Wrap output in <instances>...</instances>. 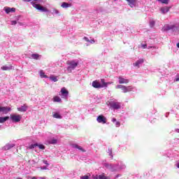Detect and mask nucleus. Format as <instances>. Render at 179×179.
Segmentation results:
<instances>
[{
	"mask_svg": "<svg viewBox=\"0 0 179 179\" xmlns=\"http://www.w3.org/2000/svg\"><path fill=\"white\" fill-rule=\"evenodd\" d=\"M143 62H145V59H139L135 63H134V66H137L139 68V65H141V64H143Z\"/></svg>",
	"mask_w": 179,
	"mask_h": 179,
	"instance_id": "12",
	"label": "nucleus"
},
{
	"mask_svg": "<svg viewBox=\"0 0 179 179\" xmlns=\"http://www.w3.org/2000/svg\"><path fill=\"white\" fill-rule=\"evenodd\" d=\"M178 132H179V129H178Z\"/></svg>",
	"mask_w": 179,
	"mask_h": 179,
	"instance_id": "47",
	"label": "nucleus"
},
{
	"mask_svg": "<svg viewBox=\"0 0 179 179\" xmlns=\"http://www.w3.org/2000/svg\"><path fill=\"white\" fill-rule=\"evenodd\" d=\"M10 111V108L6 106V107H2L0 106V113H3V114H8Z\"/></svg>",
	"mask_w": 179,
	"mask_h": 179,
	"instance_id": "8",
	"label": "nucleus"
},
{
	"mask_svg": "<svg viewBox=\"0 0 179 179\" xmlns=\"http://www.w3.org/2000/svg\"><path fill=\"white\" fill-rule=\"evenodd\" d=\"M96 121L97 122H99V124H106L107 118H106L103 115H100L97 117Z\"/></svg>",
	"mask_w": 179,
	"mask_h": 179,
	"instance_id": "4",
	"label": "nucleus"
},
{
	"mask_svg": "<svg viewBox=\"0 0 179 179\" xmlns=\"http://www.w3.org/2000/svg\"><path fill=\"white\" fill-rule=\"evenodd\" d=\"M31 57L33 59H38L40 55L38 54H32Z\"/></svg>",
	"mask_w": 179,
	"mask_h": 179,
	"instance_id": "26",
	"label": "nucleus"
},
{
	"mask_svg": "<svg viewBox=\"0 0 179 179\" xmlns=\"http://www.w3.org/2000/svg\"><path fill=\"white\" fill-rule=\"evenodd\" d=\"M84 40H85V41H87V43H90V40H89V38L87 37H84Z\"/></svg>",
	"mask_w": 179,
	"mask_h": 179,
	"instance_id": "35",
	"label": "nucleus"
},
{
	"mask_svg": "<svg viewBox=\"0 0 179 179\" xmlns=\"http://www.w3.org/2000/svg\"><path fill=\"white\" fill-rule=\"evenodd\" d=\"M1 69H2V71H10V69H12V68L9 67L8 66H1Z\"/></svg>",
	"mask_w": 179,
	"mask_h": 179,
	"instance_id": "24",
	"label": "nucleus"
},
{
	"mask_svg": "<svg viewBox=\"0 0 179 179\" xmlns=\"http://www.w3.org/2000/svg\"><path fill=\"white\" fill-rule=\"evenodd\" d=\"M94 179H99V176L96 175V176L94 178Z\"/></svg>",
	"mask_w": 179,
	"mask_h": 179,
	"instance_id": "41",
	"label": "nucleus"
},
{
	"mask_svg": "<svg viewBox=\"0 0 179 179\" xmlns=\"http://www.w3.org/2000/svg\"><path fill=\"white\" fill-rule=\"evenodd\" d=\"M29 106L27 105L24 104L20 108H17V111H20L21 113H26L27 111V108Z\"/></svg>",
	"mask_w": 179,
	"mask_h": 179,
	"instance_id": "11",
	"label": "nucleus"
},
{
	"mask_svg": "<svg viewBox=\"0 0 179 179\" xmlns=\"http://www.w3.org/2000/svg\"><path fill=\"white\" fill-rule=\"evenodd\" d=\"M53 118H57L59 120H61V118H62V116H61L59 113H55V114H53Z\"/></svg>",
	"mask_w": 179,
	"mask_h": 179,
	"instance_id": "21",
	"label": "nucleus"
},
{
	"mask_svg": "<svg viewBox=\"0 0 179 179\" xmlns=\"http://www.w3.org/2000/svg\"><path fill=\"white\" fill-rule=\"evenodd\" d=\"M72 148H75L76 149H78L80 152H85L86 150L83 149L81 146H79L78 144H73Z\"/></svg>",
	"mask_w": 179,
	"mask_h": 179,
	"instance_id": "13",
	"label": "nucleus"
},
{
	"mask_svg": "<svg viewBox=\"0 0 179 179\" xmlns=\"http://www.w3.org/2000/svg\"><path fill=\"white\" fill-rule=\"evenodd\" d=\"M126 1L128 2L131 8H134V6H135V3H136V0H126Z\"/></svg>",
	"mask_w": 179,
	"mask_h": 179,
	"instance_id": "16",
	"label": "nucleus"
},
{
	"mask_svg": "<svg viewBox=\"0 0 179 179\" xmlns=\"http://www.w3.org/2000/svg\"><path fill=\"white\" fill-rule=\"evenodd\" d=\"M38 148H39L41 150H44L45 149V146L43 144H38Z\"/></svg>",
	"mask_w": 179,
	"mask_h": 179,
	"instance_id": "30",
	"label": "nucleus"
},
{
	"mask_svg": "<svg viewBox=\"0 0 179 179\" xmlns=\"http://www.w3.org/2000/svg\"><path fill=\"white\" fill-rule=\"evenodd\" d=\"M60 92L62 96H68V94H69V92H68L66 87L62 88Z\"/></svg>",
	"mask_w": 179,
	"mask_h": 179,
	"instance_id": "15",
	"label": "nucleus"
},
{
	"mask_svg": "<svg viewBox=\"0 0 179 179\" xmlns=\"http://www.w3.org/2000/svg\"><path fill=\"white\" fill-rule=\"evenodd\" d=\"M99 179H110L108 177L106 176L104 174L99 175Z\"/></svg>",
	"mask_w": 179,
	"mask_h": 179,
	"instance_id": "29",
	"label": "nucleus"
},
{
	"mask_svg": "<svg viewBox=\"0 0 179 179\" xmlns=\"http://www.w3.org/2000/svg\"><path fill=\"white\" fill-rule=\"evenodd\" d=\"M92 86L94 87V89H101V87H103L101 84L97 80L92 82Z\"/></svg>",
	"mask_w": 179,
	"mask_h": 179,
	"instance_id": "9",
	"label": "nucleus"
},
{
	"mask_svg": "<svg viewBox=\"0 0 179 179\" xmlns=\"http://www.w3.org/2000/svg\"><path fill=\"white\" fill-rule=\"evenodd\" d=\"M115 125H116L117 127H118L121 125V123L120 122L116 121Z\"/></svg>",
	"mask_w": 179,
	"mask_h": 179,
	"instance_id": "36",
	"label": "nucleus"
},
{
	"mask_svg": "<svg viewBox=\"0 0 179 179\" xmlns=\"http://www.w3.org/2000/svg\"><path fill=\"white\" fill-rule=\"evenodd\" d=\"M24 2H31V1H34V2H37L38 0H22Z\"/></svg>",
	"mask_w": 179,
	"mask_h": 179,
	"instance_id": "32",
	"label": "nucleus"
},
{
	"mask_svg": "<svg viewBox=\"0 0 179 179\" xmlns=\"http://www.w3.org/2000/svg\"><path fill=\"white\" fill-rule=\"evenodd\" d=\"M158 2H161V3H165V5H168L170 0H157Z\"/></svg>",
	"mask_w": 179,
	"mask_h": 179,
	"instance_id": "27",
	"label": "nucleus"
},
{
	"mask_svg": "<svg viewBox=\"0 0 179 179\" xmlns=\"http://www.w3.org/2000/svg\"><path fill=\"white\" fill-rule=\"evenodd\" d=\"M58 142V140L55 138H52V140L48 141L49 145H56V143Z\"/></svg>",
	"mask_w": 179,
	"mask_h": 179,
	"instance_id": "20",
	"label": "nucleus"
},
{
	"mask_svg": "<svg viewBox=\"0 0 179 179\" xmlns=\"http://www.w3.org/2000/svg\"><path fill=\"white\" fill-rule=\"evenodd\" d=\"M80 179H89V176H81Z\"/></svg>",
	"mask_w": 179,
	"mask_h": 179,
	"instance_id": "34",
	"label": "nucleus"
},
{
	"mask_svg": "<svg viewBox=\"0 0 179 179\" xmlns=\"http://www.w3.org/2000/svg\"><path fill=\"white\" fill-rule=\"evenodd\" d=\"M117 79L119 80L118 82H119L120 85H124V83L125 85H127V84L129 83V80L128 79H125V78H122V76H119L117 78Z\"/></svg>",
	"mask_w": 179,
	"mask_h": 179,
	"instance_id": "6",
	"label": "nucleus"
},
{
	"mask_svg": "<svg viewBox=\"0 0 179 179\" xmlns=\"http://www.w3.org/2000/svg\"><path fill=\"white\" fill-rule=\"evenodd\" d=\"M31 5L35 8L36 9H38V10H41V12H48V9L45 7L40 6V4H36L34 2H31Z\"/></svg>",
	"mask_w": 179,
	"mask_h": 179,
	"instance_id": "3",
	"label": "nucleus"
},
{
	"mask_svg": "<svg viewBox=\"0 0 179 179\" xmlns=\"http://www.w3.org/2000/svg\"><path fill=\"white\" fill-rule=\"evenodd\" d=\"M37 146H38V143L31 144L27 148V149H34V148H37Z\"/></svg>",
	"mask_w": 179,
	"mask_h": 179,
	"instance_id": "25",
	"label": "nucleus"
},
{
	"mask_svg": "<svg viewBox=\"0 0 179 179\" xmlns=\"http://www.w3.org/2000/svg\"><path fill=\"white\" fill-rule=\"evenodd\" d=\"M40 77L41 78H44L45 79H48V76L45 75V73H44V71L41 70L40 72Z\"/></svg>",
	"mask_w": 179,
	"mask_h": 179,
	"instance_id": "19",
	"label": "nucleus"
},
{
	"mask_svg": "<svg viewBox=\"0 0 179 179\" xmlns=\"http://www.w3.org/2000/svg\"><path fill=\"white\" fill-rule=\"evenodd\" d=\"M69 7H71V4L66 2H63L62 4V8H69Z\"/></svg>",
	"mask_w": 179,
	"mask_h": 179,
	"instance_id": "23",
	"label": "nucleus"
},
{
	"mask_svg": "<svg viewBox=\"0 0 179 179\" xmlns=\"http://www.w3.org/2000/svg\"><path fill=\"white\" fill-rule=\"evenodd\" d=\"M31 179H37L36 177H33Z\"/></svg>",
	"mask_w": 179,
	"mask_h": 179,
	"instance_id": "43",
	"label": "nucleus"
},
{
	"mask_svg": "<svg viewBox=\"0 0 179 179\" xmlns=\"http://www.w3.org/2000/svg\"><path fill=\"white\" fill-rule=\"evenodd\" d=\"M43 162L44 164L48 165V162L47 160H43Z\"/></svg>",
	"mask_w": 179,
	"mask_h": 179,
	"instance_id": "40",
	"label": "nucleus"
},
{
	"mask_svg": "<svg viewBox=\"0 0 179 179\" xmlns=\"http://www.w3.org/2000/svg\"><path fill=\"white\" fill-rule=\"evenodd\" d=\"M110 153H113V151H112V150H110Z\"/></svg>",
	"mask_w": 179,
	"mask_h": 179,
	"instance_id": "44",
	"label": "nucleus"
},
{
	"mask_svg": "<svg viewBox=\"0 0 179 179\" xmlns=\"http://www.w3.org/2000/svg\"><path fill=\"white\" fill-rule=\"evenodd\" d=\"M171 7H163L160 8V10L162 13L166 14L170 10Z\"/></svg>",
	"mask_w": 179,
	"mask_h": 179,
	"instance_id": "14",
	"label": "nucleus"
},
{
	"mask_svg": "<svg viewBox=\"0 0 179 179\" xmlns=\"http://www.w3.org/2000/svg\"><path fill=\"white\" fill-rule=\"evenodd\" d=\"M141 47H142V48H146L147 47H148V45H146V44H143V45H141Z\"/></svg>",
	"mask_w": 179,
	"mask_h": 179,
	"instance_id": "37",
	"label": "nucleus"
},
{
	"mask_svg": "<svg viewBox=\"0 0 179 179\" xmlns=\"http://www.w3.org/2000/svg\"><path fill=\"white\" fill-rule=\"evenodd\" d=\"M101 83H102L101 84L102 87H107L108 85H111V83H106L104 79L101 80Z\"/></svg>",
	"mask_w": 179,
	"mask_h": 179,
	"instance_id": "18",
	"label": "nucleus"
},
{
	"mask_svg": "<svg viewBox=\"0 0 179 179\" xmlns=\"http://www.w3.org/2000/svg\"><path fill=\"white\" fill-rule=\"evenodd\" d=\"M116 89H121L123 93H128V92H132L134 90V87L132 86H125L122 85H117Z\"/></svg>",
	"mask_w": 179,
	"mask_h": 179,
	"instance_id": "2",
	"label": "nucleus"
},
{
	"mask_svg": "<svg viewBox=\"0 0 179 179\" xmlns=\"http://www.w3.org/2000/svg\"><path fill=\"white\" fill-rule=\"evenodd\" d=\"M112 122H117V119H115V117H113Z\"/></svg>",
	"mask_w": 179,
	"mask_h": 179,
	"instance_id": "38",
	"label": "nucleus"
},
{
	"mask_svg": "<svg viewBox=\"0 0 179 179\" xmlns=\"http://www.w3.org/2000/svg\"><path fill=\"white\" fill-rule=\"evenodd\" d=\"M8 120H9V116L0 117V124H3V122H6Z\"/></svg>",
	"mask_w": 179,
	"mask_h": 179,
	"instance_id": "17",
	"label": "nucleus"
},
{
	"mask_svg": "<svg viewBox=\"0 0 179 179\" xmlns=\"http://www.w3.org/2000/svg\"><path fill=\"white\" fill-rule=\"evenodd\" d=\"M110 106L112 108H114L115 110H118L119 108H121V105H120V103L118 102H111L110 103Z\"/></svg>",
	"mask_w": 179,
	"mask_h": 179,
	"instance_id": "7",
	"label": "nucleus"
},
{
	"mask_svg": "<svg viewBox=\"0 0 179 179\" xmlns=\"http://www.w3.org/2000/svg\"><path fill=\"white\" fill-rule=\"evenodd\" d=\"M45 169H46L45 166H43V167L42 168L43 170H45Z\"/></svg>",
	"mask_w": 179,
	"mask_h": 179,
	"instance_id": "42",
	"label": "nucleus"
},
{
	"mask_svg": "<svg viewBox=\"0 0 179 179\" xmlns=\"http://www.w3.org/2000/svg\"><path fill=\"white\" fill-rule=\"evenodd\" d=\"M155 24H156V22L154 20H152V21L150 22V27H154Z\"/></svg>",
	"mask_w": 179,
	"mask_h": 179,
	"instance_id": "31",
	"label": "nucleus"
},
{
	"mask_svg": "<svg viewBox=\"0 0 179 179\" xmlns=\"http://www.w3.org/2000/svg\"><path fill=\"white\" fill-rule=\"evenodd\" d=\"M114 1H117V0H114Z\"/></svg>",
	"mask_w": 179,
	"mask_h": 179,
	"instance_id": "46",
	"label": "nucleus"
},
{
	"mask_svg": "<svg viewBox=\"0 0 179 179\" xmlns=\"http://www.w3.org/2000/svg\"><path fill=\"white\" fill-rule=\"evenodd\" d=\"M10 120H12L13 122H20V121L22 120V115H10Z\"/></svg>",
	"mask_w": 179,
	"mask_h": 179,
	"instance_id": "5",
	"label": "nucleus"
},
{
	"mask_svg": "<svg viewBox=\"0 0 179 179\" xmlns=\"http://www.w3.org/2000/svg\"><path fill=\"white\" fill-rule=\"evenodd\" d=\"M168 30H170V28H169Z\"/></svg>",
	"mask_w": 179,
	"mask_h": 179,
	"instance_id": "45",
	"label": "nucleus"
},
{
	"mask_svg": "<svg viewBox=\"0 0 179 179\" xmlns=\"http://www.w3.org/2000/svg\"><path fill=\"white\" fill-rule=\"evenodd\" d=\"M4 10H5L6 13H10L11 12L15 13V12H16V8H10V7H5Z\"/></svg>",
	"mask_w": 179,
	"mask_h": 179,
	"instance_id": "10",
	"label": "nucleus"
},
{
	"mask_svg": "<svg viewBox=\"0 0 179 179\" xmlns=\"http://www.w3.org/2000/svg\"><path fill=\"white\" fill-rule=\"evenodd\" d=\"M50 80H52L53 82H58V78H57L56 76H50Z\"/></svg>",
	"mask_w": 179,
	"mask_h": 179,
	"instance_id": "28",
	"label": "nucleus"
},
{
	"mask_svg": "<svg viewBox=\"0 0 179 179\" xmlns=\"http://www.w3.org/2000/svg\"><path fill=\"white\" fill-rule=\"evenodd\" d=\"M66 64L67 65H69V66L67 67V71L69 72H72V71H73V69H75L76 66H78V65L79 64V63L75 62V60L67 61Z\"/></svg>",
	"mask_w": 179,
	"mask_h": 179,
	"instance_id": "1",
	"label": "nucleus"
},
{
	"mask_svg": "<svg viewBox=\"0 0 179 179\" xmlns=\"http://www.w3.org/2000/svg\"><path fill=\"white\" fill-rule=\"evenodd\" d=\"M17 24V21H11V24L13 25V26H15L16 24Z\"/></svg>",
	"mask_w": 179,
	"mask_h": 179,
	"instance_id": "33",
	"label": "nucleus"
},
{
	"mask_svg": "<svg viewBox=\"0 0 179 179\" xmlns=\"http://www.w3.org/2000/svg\"><path fill=\"white\" fill-rule=\"evenodd\" d=\"M90 43H91L92 44H94V43H95L94 39H91V40L90 41Z\"/></svg>",
	"mask_w": 179,
	"mask_h": 179,
	"instance_id": "39",
	"label": "nucleus"
},
{
	"mask_svg": "<svg viewBox=\"0 0 179 179\" xmlns=\"http://www.w3.org/2000/svg\"><path fill=\"white\" fill-rule=\"evenodd\" d=\"M53 101L59 103V102H61V98L58 96H56L53 98Z\"/></svg>",
	"mask_w": 179,
	"mask_h": 179,
	"instance_id": "22",
	"label": "nucleus"
}]
</instances>
